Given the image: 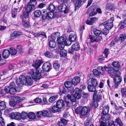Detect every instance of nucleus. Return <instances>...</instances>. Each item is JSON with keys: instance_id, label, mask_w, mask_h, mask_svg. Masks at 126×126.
<instances>
[{"instance_id": "f257e3e1", "label": "nucleus", "mask_w": 126, "mask_h": 126, "mask_svg": "<svg viewBox=\"0 0 126 126\" xmlns=\"http://www.w3.org/2000/svg\"><path fill=\"white\" fill-rule=\"evenodd\" d=\"M90 108L89 107L79 106L75 109V112L77 114H79L82 116H83L88 113L90 112Z\"/></svg>"}, {"instance_id": "f03ea898", "label": "nucleus", "mask_w": 126, "mask_h": 126, "mask_svg": "<svg viewBox=\"0 0 126 126\" xmlns=\"http://www.w3.org/2000/svg\"><path fill=\"white\" fill-rule=\"evenodd\" d=\"M31 72L32 78L36 80L40 79L42 74L44 73V71L41 69L38 70L36 69H31Z\"/></svg>"}, {"instance_id": "7ed1b4c3", "label": "nucleus", "mask_w": 126, "mask_h": 126, "mask_svg": "<svg viewBox=\"0 0 126 126\" xmlns=\"http://www.w3.org/2000/svg\"><path fill=\"white\" fill-rule=\"evenodd\" d=\"M24 99V98H22L16 96L14 100L9 102V104L11 107H16L20 104L22 102V101Z\"/></svg>"}, {"instance_id": "20e7f679", "label": "nucleus", "mask_w": 126, "mask_h": 126, "mask_svg": "<svg viewBox=\"0 0 126 126\" xmlns=\"http://www.w3.org/2000/svg\"><path fill=\"white\" fill-rule=\"evenodd\" d=\"M67 96L69 100H65V103L66 105L69 107L73 104L72 103L76 101L77 99L76 97L74 94H68Z\"/></svg>"}, {"instance_id": "39448f33", "label": "nucleus", "mask_w": 126, "mask_h": 126, "mask_svg": "<svg viewBox=\"0 0 126 126\" xmlns=\"http://www.w3.org/2000/svg\"><path fill=\"white\" fill-rule=\"evenodd\" d=\"M104 68L105 70L110 74L112 77H113L116 75L120 74V73L118 69L115 70L112 68L108 67L106 66H104Z\"/></svg>"}, {"instance_id": "423d86ee", "label": "nucleus", "mask_w": 126, "mask_h": 126, "mask_svg": "<svg viewBox=\"0 0 126 126\" xmlns=\"http://www.w3.org/2000/svg\"><path fill=\"white\" fill-rule=\"evenodd\" d=\"M15 87L16 85L14 82H11L9 85V86H7V92L8 94H16V91Z\"/></svg>"}, {"instance_id": "0eeeda50", "label": "nucleus", "mask_w": 126, "mask_h": 126, "mask_svg": "<svg viewBox=\"0 0 126 126\" xmlns=\"http://www.w3.org/2000/svg\"><path fill=\"white\" fill-rule=\"evenodd\" d=\"M16 83L18 86H21L23 85H25L26 83V78L23 75H21L19 77V79L16 80Z\"/></svg>"}, {"instance_id": "6e6552de", "label": "nucleus", "mask_w": 126, "mask_h": 126, "mask_svg": "<svg viewBox=\"0 0 126 126\" xmlns=\"http://www.w3.org/2000/svg\"><path fill=\"white\" fill-rule=\"evenodd\" d=\"M58 10L60 12H63L65 14L68 13L69 10L67 8V6L64 3H62L60 5L57 7Z\"/></svg>"}, {"instance_id": "1a4fd4ad", "label": "nucleus", "mask_w": 126, "mask_h": 126, "mask_svg": "<svg viewBox=\"0 0 126 126\" xmlns=\"http://www.w3.org/2000/svg\"><path fill=\"white\" fill-rule=\"evenodd\" d=\"M114 21V17H111L110 19L106 21L105 25V27L110 30L113 27V21Z\"/></svg>"}, {"instance_id": "9d476101", "label": "nucleus", "mask_w": 126, "mask_h": 126, "mask_svg": "<svg viewBox=\"0 0 126 126\" xmlns=\"http://www.w3.org/2000/svg\"><path fill=\"white\" fill-rule=\"evenodd\" d=\"M102 96L101 92H97V91L94 93L93 96L94 101H98L101 98Z\"/></svg>"}, {"instance_id": "9b49d317", "label": "nucleus", "mask_w": 126, "mask_h": 126, "mask_svg": "<svg viewBox=\"0 0 126 126\" xmlns=\"http://www.w3.org/2000/svg\"><path fill=\"white\" fill-rule=\"evenodd\" d=\"M87 83V84H91L96 87L98 84L97 79L94 78L89 79L88 80Z\"/></svg>"}, {"instance_id": "f8f14e48", "label": "nucleus", "mask_w": 126, "mask_h": 126, "mask_svg": "<svg viewBox=\"0 0 126 126\" xmlns=\"http://www.w3.org/2000/svg\"><path fill=\"white\" fill-rule=\"evenodd\" d=\"M85 0H78L76 1L75 4V8L74 10L76 11L77 9H78L85 2Z\"/></svg>"}, {"instance_id": "ddd939ff", "label": "nucleus", "mask_w": 126, "mask_h": 126, "mask_svg": "<svg viewBox=\"0 0 126 126\" xmlns=\"http://www.w3.org/2000/svg\"><path fill=\"white\" fill-rule=\"evenodd\" d=\"M51 64L50 63L47 62L44 63L42 67L43 69V71H44L48 72L51 69L50 68Z\"/></svg>"}, {"instance_id": "4468645a", "label": "nucleus", "mask_w": 126, "mask_h": 126, "mask_svg": "<svg viewBox=\"0 0 126 126\" xmlns=\"http://www.w3.org/2000/svg\"><path fill=\"white\" fill-rule=\"evenodd\" d=\"M120 76V75H116L114 76V81L116 86L119 85L121 82L122 80Z\"/></svg>"}, {"instance_id": "2eb2a0df", "label": "nucleus", "mask_w": 126, "mask_h": 126, "mask_svg": "<svg viewBox=\"0 0 126 126\" xmlns=\"http://www.w3.org/2000/svg\"><path fill=\"white\" fill-rule=\"evenodd\" d=\"M21 114L18 112L12 113L10 115V117L11 118L17 120L21 119Z\"/></svg>"}, {"instance_id": "dca6fc26", "label": "nucleus", "mask_w": 126, "mask_h": 126, "mask_svg": "<svg viewBox=\"0 0 126 126\" xmlns=\"http://www.w3.org/2000/svg\"><path fill=\"white\" fill-rule=\"evenodd\" d=\"M42 62L40 60H36L35 62H34L32 64V66L34 67L35 68L38 70V68L40 66Z\"/></svg>"}, {"instance_id": "f3484780", "label": "nucleus", "mask_w": 126, "mask_h": 126, "mask_svg": "<svg viewBox=\"0 0 126 126\" xmlns=\"http://www.w3.org/2000/svg\"><path fill=\"white\" fill-rule=\"evenodd\" d=\"M27 4V5L26 7V12H30L35 9L36 7L35 6L32 5L31 4Z\"/></svg>"}, {"instance_id": "a211bd4d", "label": "nucleus", "mask_w": 126, "mask_h": 126, "mask_svg": "<svg viewBox=\"0 0 126 126\" xmlns=\"http://www.w3.org/2000/svg\"><path fill=\"white\" fill-rule=\"evenodd\" d=\"M56 105L58 108L61 109L63 108L65 105L64 102L62 99L58 100L57 101Z\"/></svg>"}, {"instance_id": "6ab92c4d", "label": "nucleus", "mask_w": 126, "mask_h": 126, "mask_svg": "<svg viewBox=\"0 0 126 126\" xmlns=\"http://www.w3.org/2000/svg\"><path fill=\"white\" fill-rule=\"evenodd\" d=\"M21 34V33L18 31H15L11 34L10 35V38L11 39H13L18 36L20 35Z\"/></svg>"}, {"instance_id": "aec40b11", "label": "nucleus", "mask_w": 126, "mask_h": 126, "mask_svg": "<svg viewBox=\"0 0 126 126\" xmlns=\"http://www.w3.org/2000/svg\"><path fill=\"white\" fill-rule=\"evenodd\" d=\"M22 23L23 26L25 28H30L31 26L29 21L26 20L23 18H22Z\"/></svg>"}, {"instance_id": "412c9836", "label": "nucleus", "mask_w": 126, "mask_h": 126, "mask_svg": "<svg viewBox=\"0 0 126 126\" xmlns=\"http://www.w3.org/2000/svg\"><path fill=\"white\" fill-rule=\"evenodd\" d=\"M80 80V77L77 76L75 77L72 80V82L73 85L74 86L77 85Z\"/></svg>"}, {"instance_id": "4be33fe9", "label": "nucleus", "mask_w": 126, "mask_h": 126, "mask_svg": "<svg viewBox=\"0 0 126 126\" xmlns=\"http://www.w3.org/2000/svg\"><path fill=\"white\" fill-rule=\"evenodd\" d=\"M81 94V90L78 88H76L75 89L74 95L76 96L77 99H79L80 98Z\"/></svg>"}, {"instance_id": "5701e85b", "label": "nucleus", "mask_w": 126, "mask_h": 126, "mask_svg": "<svg viewBox=\"0 0 126 126\" xmlns=\"http://www.w3.org/2000/svg\"><path fill=\"white\" fill-rule=\"evenodd\" d=\"M8 50L5 49L3 51L2 53L3 57L4 59L8 58L10 55V53Z\"/></svg>"}, {"instance_id": "b1692460", "label": "nucleus", "mask_w": 126, "mask_h": 126, "mask_svg": "<svg viewBox=\"0 0 126 126\" xmlns=\"http://www.w3.org/2000/svg\"><path fill=\"white\" fill-rule=\"evenodd\" d=\"M47 10L48 11L54 12L55 10V7L54 4H50L48 5V6H47Z\"/></svg>"}, {"instance_id": "393cba45", "label": "nucleus", "mask_w": 126, "mask_h": 126, "mask_svg": "<svg viewBox=\"0 0 126 126\" xmlns=\"http://www.w3.org/2000/svg\"><path fill=\"white\" fill-rule=\"evenodd\" d=\"M41 12L42 19L43 20L46 19L47 17L48 12L47 10H43Z\"/></svg>"}, {"instance_id": "a878e982", "label": "nucleus", "mask_w": 126, "mask_h": 126, "mask_svg": "<svg viewBox=\"0 0 126 126\" xmlns=\"http://www.w3.org/2000/svg\"><path fill=\"white\" fill-rule=\"evenodd\" d=\"M60 109L58 108V107H57L56 105H54L51 108H50L49 109V110L53 113H55L56 111L58 112L59 111Z\"/></svg>"}, {"instance_id": "bb28decb", "label": "nucleus", "mask_w": 126, "mask_h": 126, "mask_svg": "<svg viewBox=\"0 0 126 126\" xmlns=\"http://www.w3.org/2000/svg\"><path fill=\"white\" fill-rule=\"evenodd\" d=\"M43 116L44 117H51L52 116V113L50 111L47 110H43Z\"/></svg>"}, {"instance_id": "cd10ccee", "label": "nucleus", "mask_w": 126, "mask_h": 126, "mask_svg": "<svg viewBox=\"0 0 126 126\" xmlns=\"http://www.w3.org/2000/svg\"><path fill=\"white\" fill-rule=\"evenodd\" d=\"M87 89L88 90L91 92H95L97 91L96 90V87L91 84H88Z\"/></svg>"}, {"instance_id": "c85d7f7f", "label": "nucleus", "mask_w": 126, "mask_h": 126, "mask_svg": "<svg viewBox=\"0 0 126 126\" xmlns=\"http://www.w3.org/2000/svg\"><path fill=\"white\" fill-rule=\"evenodd\" d=\"M67 122V121L65 119L61 118L60 121L58 122L59 126H65Z\"/></svg>"}, {"instance_id": "c756f323", "label": "nucleus", "mask_w": 126, "mask_h": 126, "mask_svg": "<svg viewBox=\"0 0 126 126\" xmlns=\"http://www.w3.org/2000/svg\"><path fill=\"white\" fill-rule=\"evenodd\" d=\"M65 87L66 88H70L73 85L72 81H66L64 84Z\"/></svg>"}, {"instance_id": "7c9ffc66", "label": "nucleus", "mask_w": 126, "mask_h": 126, "mask_svg": "<svg viewBox=\"0 0 126 126\" xmlns=\"http://www.w3.org/2000/svg\"><path fill=\"white\" fill-rule=\"evenodd\" d=\"M120 39V42L121 43L123 42L126 39V32L124 33L119 35Z\"/></svg>"}, {"instance_id": "2f4dec72", "label": "nucleus", "mask_w": 126, "mask_h": 126, "mask_svg": "<svg viewBox=\"0 0 126 126\" xmlns=\"http://www.w3.org/2000/svg\"><path fill=\"white\" fill-rule=\"evenodd\" d=\"M33 35L35 37H38L39 36L42 35L44 36L45 38L47 37L45 33L43 32H40L38 33H34Z\"/></svg>"}, {"instance_id": "473e14b6", "label": "nucleus", "mask_w": 126, "mask_h": 126, "mask_svg": "<svg viewBox=\"0 0 126 126\" xmlns=\"http://www.w3.org/2000/svg\"><path fill=\"white\" fill-rule=\"evenodd\" d=\"M60 33L58 32H55L53 33L51 35V38L53 39H55L59 36Z\"/></svg>"}, {"instance_id": "72a5a7b5", "label": "nucleus", "mask_w": 126, "mask_h": 126, "mask_svg": "<svg viewBox=\"0 0 126 126\" xmlns=\"http://www.w3.org/2000/svg\"><path fill=\"white\" fill-rule=\"evenodd\" d=\"M26 83H27L29 85H31L32 84V79L30 76H27L26 77Z\"/></svg>"}, {"instance_id": "f704fd0d", "label": "nucleus", "mask_w": 126, "mask_h": 126, "mask_svg": "<svg viewBox=\"0 0 126 126\" xmlns=\"http://www.w3.org/2000/svg\"><path fill=\"white\" fill-rule=\"evenodd\" d=\"M109 109V108L108 106L103 107L102 111L103 114H108Z\"/></svg>"}, {"instance_id": "c9c22d12", "label": "nucleus", "mask_w": 126, "mask_h": 126, "mask_svg": "<svg viewBox=\"0 0 126 126\" xmlns=\"http://www.w3.org/2000/svg\"><path fill=\"white\" fill-rule=\"evenodd\" d=\"M10 54L12 55H15L17 53L16 50L13 47H11L9 50Z\"/></svg>"}, {"instance_id": "e433bc0d", "label": "nucleus", "mask_w": 126, "mask_h": 126, "mask_svg": "<svg viewBox=\"0 0 126 126\" xmlns=\"http://www.w3.org/2000/svg\"><path fill=\"white\" fill-rule=\"evenodd\" d=\"M6 107L5 102L3 101L0 102V110H4Z\"/></svg>"}, {"instance_id": "4c0bfd02", "label": "nucleus", "mask_w": 126, "mask_h": 126, "mask_svg": "<svg viewBox=\"0 0 126 126\" xmlns=\"http://www.w3.org/2000/svg\"><path fill=\"white\" fill-rule=\"evenodd\" d=\"M49 47L51 48H54L56 46V44L55 42L53 40L50 41L49 43Z\"/></svg>"}, {"instance_id": "58836bf2", "label": "nucleus", "mask_w": 126, "mask_h": 126, "mask_svg": "<svg viewBox=\"0 0 126 126\" xmlns=\"http://www.w3.org/2000/svg\"><path fill=\"white\" fill-rule=\"evenodd\" d=\"M30 12H28L26 11L25 12L23 13V15L22 16L20 15V17L21 18H23L24 19H25L27 18H28L29 16Z\"/></svg>"}, {"instance_id": "ea45409f", "label": "nucleus", "mask_w": 126, "mask_h": 126, "mask_svg": "<svg viewBox=\"0 0 126 126\" xmlns=\"http://www.w3.org/2000/svg\"><path fill=\"white\" fill-rule=\"evenodd\" d=\"M58 97V95H56L52 96L50 97L49 99V102L52 103L54 102L57 98Z\"/></svg>"}, {"instance_id": "a19ab883", "label": "nucleus", "mask_w": 126, "mask_h": 126, "mask_svg": "<svg viewBox=\"0 0 126 126\" xmlns=\"http://www.w3.org/2000/svg\"><path fill=\"white\" fill-rule=\"evenodd\" d=\"M44 55L47 57L51 58H52L53 56V54L49 51H47L44 53Z\"/></svg>"}, {"instance_id": "79ce46f5", "label": "nucleus", "mask_w": 126, "mask_h": 126, "mask_svg": "<svg viewBox=\"0 0 126 126\" xmlns=\"http://www.w3.org/2000/svg\"><path fill=\"white\" fill-rule=\"evenodd\" d=\"M112 66L115 67L119 68L121 67L120 63L118 61L113 62L112 63Z\"/></svg>"}, {"instance_id": "37998d69", "label": "nucleus", "mask_w": 126, "mask_h": 126, "mask_svg": "<svg viewBox=\"0 0 126 126\" xmlns=\"http://www.w3.org/2000/svg\"><path fill=\"white\" fill-rule=\"evenodd\" d=\"M57 41L58 44H65L64 39L63 37L61 36L58 38Z\"/></svg>"}, {"instance_id": "c03bdc74", "label": "nucleus", "mask_w": 126, "mask_h": 126, "mask_svg": "<svg viewBox=\"0 0 126 126\" xmlns=\"http://www.w3.org/2000/svg\"><path fill=\"white\" fill-rule=\"evenodd\" d=\"M34 15L35 17H39L41 15V12L40 10H36L34 12Z\"/></svg>"}, {"instance_id": "a18cd8bd", "label": "nucleus", "mask_w": 126, "mask_h": 126, "mask_svg": "<svg viewBox=\"0 0 126 126\" xmlns=\"http://www.w3.org/2000/svg\"><path fill=\"white\" fill-rule=\"evenodd\" d=\"M72 46V48L75 51H78L80 49V46L77 43H75Z\"/></svg>"}, {"instance_id": "49530a36", "label": "nucleus", "mask_w": 126, "mask_h": 126, "mask_svg": "<svg viewBox=\"0 0 126 126\" xmlns=\"http://www.w3.org/2000/svg\"><path fill=\"white\" fill-rule=\"evenodd\" d=\"M28 117L30 119H33L35 118L36 116L33 112H30L28 114Z\"/></svg>"}, {"instance_id": "de8ad7c7", "label": "nucleus", "mask_w": 126, "mask_h": 126, "mask_svg": "<svg viewBox=\"0 0 126 126\" xmlns=\"http://www.w3.org/2000/svg\"><path fill=\"white\" fill-rule=\"evenodd\" d=\"M7 86H5L4 88V89L2 90L0 92V94H1L2 96H4L6 94H8L7 92V90H6L7 89Z\"/></svg>"}, {"instance_id": "09e8293b", "label": "nucleus", "mask_w": 126, "mask_h": 126, "mask_svg": "<svg viewBox=\"0 0 126 126\" xmlns=\"http://www.w3.org/2000/svg\"><path fill=\"white\" fill-rule=\"evenodd\" d=\"M53 67L54 69L57 71H59L60 67V65L57 63H54L53 64Z\"/></svg>"}, {"instance_id": "8fccbe9b", "label": "nucleus", "mask_w": 126, "mask_h": 126, "mask_svg": "<svg viewBox=\"0 0 126 126\" xmlns=\"http://www.w3.org/2000/svg\"><path fill=\"white\" fill-rule=\"evenodd\" d=\"M17 9L16 8H14L12 12V16L13 18H15L17 14Z\"/></svg>"}, {"instance_id": "3c124183", "label": "nucleus", "mask_w": 126, "mask_h": 126, "mask_svg": "<svg viewBox=\"0 0 126 126\" xmlns=\"http://www.w3.org/2000/svg\"><path fill=\"white\" fill-rule=\"evenodd\" d=\"M58 51L60 52V55L61 56H65L67 55V52L65 50L62 49V50H61Z\"/></svg>"}, {"instance_id": "603ef678", "label": "nucleus", "mask_w": 126, "mask_h": 126, "mask_svg": "<svg viewBox=\"0 0 126 126\" xmlns=\"http://www.w3.org/2000/svg\"><path fill=\"white\" fill-rule=\"evenodd\" d=\"M114 8V5L111 4H107L106 6V9H107L112 10Z\"/></svg>"}, {"instance_id": "864d4df0", "label": "nucleus", "mask_w": 126, "mask_h": 126, "mask_svg": "<svg viewBox=\"0 0 126 126\" xmlns=\"http://www.w3.org/2000/svg\"><path fill=\"white\" fill-rule=\"evenodd\" d=\"M76 37L75 35H70L69 36V39L70 42H73L75 41Z\"/></svg>"}, {"instance_id": "5fc2aeb1", "label": "nucleus", "mask_w": 126, "mask_h": 126, "mask_svg": "<svg viewBox=\"0 0 126 126\" xmlns=\"http://www.w3.org/2000/svg\"><path fill=\"white\" fill-rule=\"evenodd\" d=\"M110 118L108 114H103L101 117V119L104 121H106L109 120Z\"/></svg>"}, {"instance_id": "6e6d98bb", "label": "nucleus", "mask_w": 126, "mask_h": 126, "mask_svg": "<svg viewBox=\"0 0 126 126\" xmlns=\"http://www.w3.org/2000/svg\"><path fill=\"white\" fill-rule=\"evenodd\" d=\"M114 106L115 109L117 111H122L124 110V108L122 107L121 106L118 107L115 103H114Z\"/></svg>"}, {"instance_id": "4d7b16f0", "label": "nucleus", "mask_w": 126, "mask_h": 126, "mask_svg": "<svg viewBox=\"0 0 126 126\" xmlns=\"http://www.w3.org/2000/svg\"><path fill=\"white\" fill-rule=\"evenodd\" d=\"M55 14L53 12H48L47 17L50 18H53L55 16Z\"/></svg>"}, {"instance_id": "13d9d810", "label": "nucleus", "mask_w": 126, "mask_h": 126, "mask_svg": "<svg viewBox=\"0 0 126 126\" xmlns=\"http://www.w3.org/2000/svg\"><path fill=\"white\" fill-rule=\"evenodd\" d=\"M30 1L28 3V4H31L34 6H35L37 4V0L39 1V0H30Z\"/></svg>"}, {"instance_id": "bf43d9fd", "label": "nucleus", "mask_w": 126, "mask_h": 126, "mask_svg": "<svg viewBox=\"0 0 126 126\" xmlns=\"http://www.w3.org/2000/svg\"><path fill=\"white\" fill-rule=\"evenodd\" d=\"M21 119H22L23 120L25 119L28 117V114L25 112H22L21 114Z\"/></svg>"}, {"instance_id": "052dcab7", "label": "nucleus", "mask_w": 126, "mask_h": 126, "mask_svg": "<svg viewBox=\"0 0 126 126\" xmlns=\"http://www.w3.org/2000/svg\"><path fill=\"white\" fill-rule=\"evenodd\" d=\"M93 32L95 35L97 36H98L100 34L101 32V31L98 30L96 29H93Z\"/></svg>"}, {"instance_id": "680f3d73", "label": "nucleus", "mask_w": 126, "mask_h": 126, "mask_svg": "<svg viewBox=\"0 0 126 126\" xmlns=\"http://www.w3.org/2000/svg\"><path fill=\"white\" fill-rule=\"evenodd\" d=\"M58 44V51L62 49H64L63 48L64 47V44Z\"/></svg>"}, {"instance_id": "e2e57ef3", "label": "nucleus", "mask_w": 126, "mask_h": 126, "mask_svg": "<svg viewBox=\"0 0 126 126\" xmlns=\"http://www.w3.org/2000/svg\"><path fill=\"white\" fill-rule=\"evenodd\" d=\"M97 69L100 74H102L104 73V70L102 66L98 67L97 68Z\"/></svg>"}, {"instance_id": "0e129e2a", "label": "nucleus", "mask_w": 126, "mask_h": 126, "mask_svg": "<svg viewBox=\"0 0 126 126\" xmlns=\"http://www.w3.org/2000/svg\"><path fill=\"white\" fill-rule=\"evenodd\" d=\"M110 30V29L105 27L102 30L103 34L104 35L107 34L109 33Z\"/></svg>"}, {"instance_id": "69168bd1", "label": "nucleus", "mask_w": 126, "mask_h": 126, "mask_svg": "<svg viewBox=\"0 0 126 126\" xmlns=\"http://www.w3.org/2000/svg\"><path fill=\"white\" fill-rule=\"evenodd\" d=\"M91 120L90 119H87L84 122V126H89L90 124Z\"/></svg>"}, {"instance_id": "338daca9", "label": "nucleus", "mask_w": 126, "mask_h": 126, "mask_svg": "<svg viewBox=\"0 0 126 126\" xmlns=\"http://www.w3.org/2000/svg\"><path fill=\"white\" fill-rule=\"evenodd\" d=\"M43 111H40L37 112L36 114V116L39 118H41L42 116H43Z\"/></svg>"}, {"instance_id": "774afa93", "label": "nucleus", "mask_w": 126, "mask_h": 126, "mask_svg": "<svg viewBox=\"0 0 126 126\" xmlns=\"http://www.w3.org/2000/svg\"><path fill=\"white\" fill-rule=\"evenodd\" d=\"M93 72L95 76H98L100 74L97 69H94L93 70Z\"/></svg>"}]
</instances>
